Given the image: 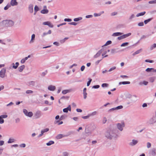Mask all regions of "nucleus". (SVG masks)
Here are the masks:
<instances>
[{
	"instance_id": "nucleus-28",
	"label": "nucleus",
	"mask_w": 156,
	"mask_h": 156,
	"mask_svg": "<svg viewBox=\"0 0 156 156\" xmlns=\"http://www.w3.org/2000/svg\"><path fill=\"white\" fill-rule=\"evenodd\" d=\"M155 48H156V44L154 43L150 47V49L152 50Z\"/></svg>"
},
{
	"instance_id": "nucleus-61",
	"label": "nucleus",
	"mask_w": 156,
	"mask_h": 156,
	"mask_svg": "<svg viewBox=\"0 0 156 156\" xmlns=\"http://www.w3.org/2000/svg\"><path fill=\"white\" fill-rule=\"evenodd\" d=\"M4 122V121L3 119L2 118L0 117V124H3Z\"/></svg>"
},
{
	"instance_id": "nucleus-47",
	"label": "nucleus",
	"mask_w": 156,
	"mask_h": 156,
	"mask_svg": "<svg viewBox=\"0 0 156 156\" xmlns=\"http://www.w3.org/2000/svg\"><path fill=\"white\" fill-rule=\"evenodd\" d=\"M115 110H116L115 109V108H112L110 109L108 111V112L109 113H110V112H112L114 111Z\"/></svg>"
},
{
	"instance_id": "nucleus-2",
	"label": "nucleus",
	"mask_w": 156,
	"mask_h": 156,
	"mask_svg": "<svg viewBox=\"0 0 156 156\" xmlns=\"http://www.w3.org/2000/svg\"><path fill=\"white\" fill-rule=\"evenodd\" d=\"M2 23L6 27H12L14 25V22L12 20H4L2 21Z\"/></svg>"
},
{
	"instance_id": "nucleus-15",
	"label": "nucleus",
	"mask_w": 156,
	"mask_h": 156,
	"mask_svg": "<svg viewBox=\"0 0 156 156\" xmlns=\"http://www.w3.org/2000/svg\"><path fill=\"white\" fill-rule=\"evenodd\" d=\"M18 4L16 0H11L10 2V4L12 6L17 5Z\"/></svg>"
},
{
	"instance_id": "nucleus-13",
	"label": "nucleus",
	"mask_w": 156,
	"mask_h": 156,
	"mask_svg": "<svg viewBox=\"0 0 156 156\" xmlns=\"http://www.w3.org/2000/svg\"><path fill=\"white\" fill-rule=\"evenodd\" d=\"M35 82L34 81H31L27 83V85L30 87H33L35 86Z\"/></svg>"
},
{
	"instance_id": "nucleus-16",
	"label": "nucleus",
	"mask_w": 156,
	"mask_h": 156,
	"mask_svg": "<svg viewBox=\"0 0 156 156\" xmlns=\"http://www.w3.org/2000/svg\"><path fill=\"white\" fill-rule=\"evenodd\" d=\"M68 111H71V107L70 105H69L67 108H65L63 110V111L64 112L67 113Z\"/></svg>"
},
{
	"instance_id": "nucleus-25",
	"label": "nucleus",
	"mask_w": 156,
	"mask_h": 156,
	"mask_svg": "<svg viewBox=\"0 0 156 156\" xmlns=\"http://www.w3.org/2000/svg\"><path fill=\"white\" fill-rule=\"evenodd\" d=\"M119 83V85H121V84H122L123 85L129 84L130 83V82L129 81H123L120 82Z\"/></svg>"
},
{
	"instance_id": "nucleus-59",
	"label": "nucleus",
	"mask_w": 156,
	"mask_h": 156,
	"mask_svg": "<svg viewBox=\"0 0 156 156\" xmlns=\"http://www.w3.org/2000/svg\"><path fill=\"white\" fill-rule=\"evenodd\" d=\"M94 17H98L100 16V14H99V13H94Z\"/></svg>"
},
{
	"instance_id": "nucleus-26",
	"label": "nucleus",
	"mask_w": 156,
	"mask_h": 156,
	"mask_svg": "<svg viewBox=\"0 0 156 156\" xmlns=\"http://www.w3.org/2000/svg\"><path fill=\"white\" fill-rule=\"evenodd\" d=\"M145 13L146 12L145 11L140 12L137 14L136 15V16L138 17L140 16H143L145 14Z\"/></svg>"
},
{
	"instance_id": "nucleus-35",
	"label": "nucleus",
	"mask_w": 156,
	"mask_h": 156,
	"mask_svg": "<svg viewBox=\"0 0 156 156\" xmlns=\"http://www.w3.org/2000/svg\"><path fill=\"white\" fill-rule=\"evenodd\" d=\"M112 42L111 41H108L105 44L102 46V47L104 46H106L111 44Z\"/></svg>"
},
{
	"instance_id": "nucleus-5",
	"label": "nucleus",
	"mask_w": 156,
	"mask_h": 156,
	"mask_svg": "<svg viewBox=\"0 0 156 156\" xmlns=\"http://www.w3.org/2000/svg\"><path fill=\"white\" fill-rule=\"evenodd\" d=\"M156 122V117L154 115L148 121V123L150 124H153Z\"/></svg>"
},
{
	"instance_id": "nucleus-36",
	"label": "nucleus",
	"mask_w": 156,
	"mask_h": 156,
	"mask_svg": "<svg viewBox=\"0 0 156 156\" xmlns=\"http://www.w3.org/2000/svg\"><path fill=\"white\" fill-rule=\"evenodd\" d=\"M69 91H70L69 90H63L62 91V93L63 94H66L69 93Z\"/></svg>"
},
{
	"instance_id": "nucleus-56",
	"label": "nucleus",
	"mask_w": 156,
	"mask_h": 156,
	"mask_svg": "<svg viewBox=\"0 0 156 156\" xmlns=\"http://www.w3.org/2000/svg\"><path fill=\"white\" fill-rule=\"evenodd\" d=\"M64 21H67V22H71L72 21V20L71 19H67L65 18L64 20Z\"/></svg>"
},
{
	"instance_id": "nucleus-53",
	"label": "nucleus",
	"mask_w": 156,
	"mask_h": 156,
	"mask_svg": "<svg viewBox=\"0 0 156 156\" xmlns=\"http://www.w3.org/2000/svg\"><path fill=\"white\" fill-rule=\"evenodd\" d=\"M23 112L24 114L27 116V114H28V112L27 111L26 109H24L23 110Z\"/></svg>"
},
{
	"instance_id": "nucleus-52",
	"label": "nucleus",
	"mask_w": 156,
	"mask_h": 156,
	"mask_svg": "<svg viewBox=\"0 0 156 156\" xmlns=\"http://www.w3.org/2000/svg\"><path fill=\"white\" fill-rule=\"evenodd\" d=\"M8 115H2L0 116V117L2 119L6 118H7Z\"/></svg>"
},
{
	"instance_id": "nucleus-62",
	"label": "nucleus",
	"mask_w": 156,
	"mask_h": 156,
	"mask_svg": "<svg viewBox=\"0 0 156 156\" xmlns=\"http://www.w3.org/2000/svg\"><path fill=\"white\" fill-rule=\"evenodd\" d=\"M100 87V86L99 85H96L94 86L92 88H95V89H97L99 88Z\"/></svg>"
},
{
	"instance_id": "nucleus-63",
	"label": "nucleus",
	"mask_w": 156,
	"mask_h": 156,
	"mask_svg": "<svg viewBox=\"0 0 156 156\" xmlns=\"http://www.w3.org/2000/svg\"><path fill=\"white\" fill-rule=\"evenodd\" d=\"M13 104H14V103L12 102H11L10 103H9V104H7L6 105V106H11Z\"/></svg>"
},
{
	"instance_id": "nucleus-6",
	"label": "nucleus",
	"mask_w": 156,
	"mask_h": 156,
	"mask_svg": "<svg viewBox=\"0 0 156 156\" xmlns=\"http://www.w3.org/2000/svg\"><path fill=\"white\" fill-rule=\"evenodd\" d=\"M138 143V141L137 140L133 139L131 141L129 142V145L131 146H134L136 145Z\"/></svg>"
},
{
	"instance_id": "nucleus-14",
	"label": "nucleus",
	"mask_w": 156,
	"mask_h": 156,
	"mask_svg": "<svg viewBox=\"0 0 156 156\" xmlns=\"http://www.w3.org/2000/svg\"><path fill=\"white\" fill-rule=\"evenodd\" d=\"M19 65V64L18 62H16L15 64L14 63H12L11 65L12 66V68L15 69H16L17 68Z\"/></svg>"
},
{
	"instance_id": "nucleus-12",
	"label": "nucleus",
	"mask_w": 156,
	"mask_h": 156,
	"mask_svg": "<svg viewBox=\"0 0 156 156\" xmlns=\"http://www.w3.org/2000/svg\"><path fill=\"white\" fill-rule=\"evenodd\" d=\"M33 5L32 4H30L28 6V10L30 13H32L33 12Z\"/></svg>"
},
{
	"instance_id": "nucleus-54",
	"label": "nucleus",
	"mask_w": 156,
	"mask_h": 156,
	"mask_svg": "<svg viewBox=\"0 0 156 156\" xmlns=\"http://www.w3.org/2000/svg\"><path fill=\"white\" fill-rule=\"evenodd\" d=\"M68 24L69 25H73L74 26H76L77 24V23H76L74 22L69 23H68Z\"/></svg>"
},
{
	"instance_id": "nucleus-8",
	"label": "nucleus",
	"mask_w": 156,
	"mask_h": 156,
	"mask_svg": "<svg viewBox=\"0 0 156 156\" xmlns=\"http://www.w3.org/2000/svg\"><path fill=\"white\" fill-rule=\"evenodd\" d=\"M41 116V112L40 111H37L34 114V116L36 119L39 118Z\"/></svg>"
},
{
	"instance_id": "nucleus-22",
	"label": "nucleus",
	"mask_w": 156,
	"mask_h": 156,
	"mask_svg": "<svg viewBox=\"0 0 156 156\" xmlns=\"http://www.w3.org/2000/svg\"><path fill=\"white\" fill-rule=\"evenodd\" d=\"M66 136L64 135L63 134H58V135H57L56 136V138L57 139H60L62 138V137H65Z\"/></svg>"
},
{
	"instance_id": "nucleus-42",
	"label": "nucleus",
	"mask_w": 156,
	"mask_h": 156,
	"mask_svg": "<svg viewBox=\"0 0 156 156\" xmlns=\"http://www.w3.org/2000/svg\"><path fill=\"white\" fill-rule=\"evenodd\" d=\"M39 10V8L38 6L36 5L34 8V12H37Z\"/></svg>"
},
{
	"instance_id": "nucleus-27",
	"label": "nucleus",
	"mask_w": 156,
	"mask_h": 156,
	"mask_svg": "<svg viewBox=\"0 0 156 156\" xmlns=\"http://www.w3.org/2000/svg\"><path fill=\"white\" fill-rule=\"evenodd\" d=\"M154 69L153 68H147L146 69V71L147 72H150L152 71L154 72Z\"/></svg>"
},
{
	"instance_id": "nucleus-39",
	"label": "nucleus",
	"mask_w": 156,
	"mask_h": 156,
	"mask_svg": "<svg viewBox=\"0 0 156 156\" xmlns=\"http://www.w3.org/2000/svg\"><path fill=\"white\" fill-rule=\"evenodd\" d=\"M33 115V113L32 112H28L27 116H28L30 117H32Z\"/></svg>"
},
{
	"instance_id": "nucleus-3",
	"label": "nucleus",
	"mask_w": 156,
	"mask_h": 156,
	"mask_svg": "<svg viewBox=\"0 0 156 156\" xmlns=\"http://www.w3.org/2000/svg\"><path fill=\"white\" fill-rule=\"evenodd\" d=\"M125 126V123L124 122H122L116 124L117 128L121 131L123 130V128Z\"/></svg>"
},
{
	"instance_id": "nucleus-23",
	"label": "nucleus",
	"mask_w": 156,
	"mask_h": 156,
	"mask_svg": "<svg viewBox=\"0 0 156 156\" xmlns=\"http://www.w3.org/2000/svg\"><path fill=\"white\" fill-rule=\"evenodd\" d=\"M51 30H49L47 33H45V32L41 36L42 37H44L45 36L47 35V34H51Z\"/></svg>"
},
{
	"instance_id": "nucleus-24",
	"label": "nucleus",
	"mask_w": 156,
	"mask_h": 156,
	"mask_svg": "<svg viewBox=\"0 0 156 156\" xmlns=\"http://www.w3.org/2000/svg\"><path fill=\"white\" fill-rule=\"evenodd\" d=\"M48 10L47 9H44L41 11V12L42 14H45L48 13Z\"/></svg>"
},
{
	"instance_id": "nucleus-11",
	"label": "nucleus",
	"mask_w": 156,
	"mask_h": 156,
	"mask_svg": "<svg viewBox=\"0 0 156 156\" xmlns=\"http://www.w3.org/2000/svg\"><path fill=\"white\" fill-rule=\"evenodd\" d=\"M49 130V129L48 128H46L42 130L41 131V133L39 136L38 137L41 136L43 135L44 133L46 132Z\"/></svg>"
},
{
	"instance_id": "nucleus-17",
	"label": "nucleus",
	"mask_w": 156,
	"mask_h": 156,
	"mask_svg": "<svg viewBox=\"0 0 156 156\" xmlns=\"http://www.w3.org/2000/svg\"><path fill=\"white\" fill-rule=\"evenodd\" d=\"M56 89L55 87L54 86L51 85L48 87V89L50 91H54Z\"/></svg>"
},
{
	"instance_id": "nucleus-31",
	"label": "nucleus",
	"mask_w": 156,
	"mask_h": 156,
	"mask_svg": "<svg viewBox=\"0 0 156 156\" xmlns=\"http://www.w3.org/2000/svg\"><path fill=\"white\" fill-rule=\"evenodd\" d=\"M152 19L153 18H151L145 20L144 21V23L145 24H147L148 22H150L151 21Z\"/></svg>"
},
{
	"instance_id": "nucleus-46",
	"label": "nucleus",
	"mask_w": 156,
	"mask_h": 156,
	"mask_svg": "<svg viewBox=\"0 0 156 156\" xmlns=\"http://www.w3.org/2000/svg\"><path fill=\"white\" fill-rule=\"evenodd\" d=\"M90 117V116L89 114L87 116H82V118L84 119H86L89 118Z\"/></svg>"
},
{
	"instance_id": "nucleus-4",
	"label": "nucleus",
	"mask_w": 156,
	"mask_h": 156,
	"mask_svg": "<svg viewBox=\"0 0 156 156\" xmlns=\"http://www.w3.org/2000/svg\"><path fill=\"white\" fill-rule=\"evenodd\" d=\"M131 33H129L127 34H123L122 35H121V36L118 37L117 38L119 40H120L128 37L131 35Z\"/></svg>"
},
{
	"instance_id": "nucleus-1",
	"label": "nucleus",
	"mask_w": 156,
	"mask_h": 156,
	"mask_svg": "<svg viewBox=\"0 0 156 156\" xmlns=\"http://www.w3.org/2000/svg\"><path fill=\"white\" fill-rule=\"evenodd\" d=\"M105 136L108 139H111L114 138H117V135L116 134V130L114 129H110L105 133Z\"/></svg>"
},
{
	"instance_id": "nucleus-51",
	"label": "nucleus",
	"mask_w": 156,
	"mask_h": 156,
	"mask_svg": "<svg viewBox=\"0 0 156 156\" xmlns=\"http://www.w3.org/2000/svg\"><path fill=\"white\" fill-rule=\"evenodd\" d=\"M116 69V67L115 66H113L111 68L108 70V72H110L112 70L115 69Z\"/></svg>"
},
{
	"instance_id": "nucleus-21",
	"label": "nucleus",
	"mask_w": 156,
	"mask_h": 156,
	"mask_svg": "<svg viewBox=\"0 0 156 156\" xmlns=\"http://www.w3.org/2000/svg\"><path fill=\"white\" fill-rule=\"evenodd\" d=\"M87 94L86 92V88H85L83 90V98L84 99H86V98Z\"/></svg>"
},
{
	"instance_id": "nucleus-37",
	"label": "nucleus",
	"mask_w": 156,
	"mask_h": 156,
	"mask_svg": "<svg viewBox=\"0 0 156 156\" xmlns=\"http://www.w3.org/2000/svg\"><path fill=\"white\" fill-rule=\"evenodd\" d=\"M123 107L122 105L116 107H115L116 110H117L119 109H122L123 108Z\"/></svg>"
},
{
	"instance_id": "nucleus-19",
	"label": "nucleus",
	"mask_w": 156,
	"mask_h": 156,
	"mask_svg": "<svg viewBox=\"0 0 156 156\" xmlns=\"http://www.w3.org/2000/svg\"><path fill=\"white\" fill-rule=\"evenodd\" d=\"M35 38V35L34 34H33L31 36V39L29 42L30 44H31L34 42Z\"/></svg>"
},
{
	"instance_id": "nucleus-29",
	"label": "nucleus",
	"mask_w": 156,
	"mask_h": 156,
	"mask_svg": "<svg viewBox=\"0 0 156 156\" xmlns=\"http://www.w3.org/2000/svg\"><path fill=\"white\" fill-rule=\"evenodd\" d=\"M54 144V142L52 140L48 142L46 144L48 146H49Z\"/></svg>"
},
{
	"instance_id": "nucleus-43",
	"label": "nucleus",
	"mask_w": 156,
	"mask_h": 156,
	"mask_svg": "<svg viewBox=\"0 0 156 156\" xmlns=\"http://www.w3.org/2000/svg\"><path fill=\"white\" fill-rule=\"evenodd\" d=\"M108 86V84L106 83H104L101 85V87H107Z\"/></svg>"
},
{
	"instance_id": "nucleus-33",
	"label": "nucleus",
	"mask_w": 156,
	"mask_h": 156,
	"mask_svg": "<svg viewBox=\"0 0 156 156\" xmlns=\"http://www.w3.org/2000/svg\"><path fill=\"white\" fill-rule=\"evenodd\" d=\"M148 84V82L145 81H144L142 82H140L139 84L140 85H142V84H144L145 85H147Z\"/></svg>"
},
{
	"instance_id": "nucleus-48",
	"label": "nucleus",
	"mask_w": 156,
	"mask_h": 156,
	"mask_svg": "<svg viewBox=\"0 0 156 156\" xmlns=\"http://www.w3.org/2000/svg\"><path fill=\"white\" fill-rule=\"evenodd\" d=\"M145 62H150L151 63H153L154 62V61L152 60H150L149 59H146L145 61Z\"/></svg>"
},
{
	"instance_id": "nucleus-41",
	"label": "nucleus",
	"mask_w": 156,
	"mask_h": 156,
	"mask_svg": "<svg viewBox=\"0 0 156 156\" xmlns=\"http://www.w3.org/2000/svg\"><path fill=\"white\" fill-rule=\"evenodd\" d=\"M129 44V43L128 42H126L122 43L121 45V47H124L127 46Z\"/></svg>"
},
{
	"instance_id": "nucleus-18",
	"label": "nucleus",
	"mask_w": 156,
	"mask_h": 156,
	"mask_svg": "<svg viewBox=\"0 0 156 156\" xmlns=\"http://www.w3.org/2000/svg\"><path fill=\"white\" fill-rule=\"evenodd\" d=\"M121 32H116L112 34V36L113 37H116L121 36L123 34Z\"/></svg>"
},
{
	"instance_id": "nucleus-57",
	"label": "nucleus",
	"mask_w": 156,
	"mask_h": 156,
	"mask_svg": "<svg viewBox=\"0 0 156 156\" xmlns=\"http://www.w3.org/2000/svg\"><path fill=\"white\" fill-rule=\"evenodd\" d=\"M63 156H68V153L66 152H65L62 153Z\"/></svg>"
},
{
	"instance_id": "nucleus-60",
	"label": "nucleus",
	"mask_w": 156,
	"mask_h": 156,
	"mask_svg": "<svg viewBox=\"0 0 156 156\" xmlns=\"http://www.w3.org/2000/svg\"><path fill=\"white\" fill-rule=\"evenodd\" d=\"M139 26H143L144 25V23L143 22L139 23L138 24Z\"/></svg>"
},
{
	"instance_id": "nucleus-40",
	"label": "nucleus",
	"mask_w": 156,
	"mask_h": 156,
	"mask_svg": "<svg viewBox=\"0 0 156 156\" xmlns=\"http://www.w3.org/2000/svg\"><path fill=\"white\" fill-rule=\"evenodd\" d=\"M26 93L27 94H31L33 93V91L32 90H28L26 91Z\"/></svg>"
},
{
	"instance_id": "nucleus-9",
	"label": "nucleus",
	"mask_w": 156,
	"mask_h": 156,
	"mask_svg": "<svg viewBox=\"0 0 156 156\" xmlns=\"http://www.w3.org/2000/svg\"><path fill=\"white\" fill-rule=\"evenodd\" d=\"M103 51V49H101L98 51L97 53L94 55V58H96L99 57L100 56L101 53Z\"/></svg>"
},
{
	"instance_id": "nucleus-50",
	"label": "nucleus",
	"mask_w": 156,
	"mask_h": 156,
	"mask_svg": "<svg viewBox=\"0 0 156 156\" xmlns=\"http://www.w3.org/2000/svg\"><path fill=\"white\" fill-rule=\"evenodd\" d=\"M89 81L87 82V86H88L90 85V83L92 80V79H91L90 78H89Z\"/></svg>"
},
{
	"instance_id": "nucleus-30",
	"label": "nucleus",
	"mask_w": 156,
	"mask_h": 156,
	"mask_svg": "<svg viewBox=\"0 0 156 156\" xmlns=\"http://www.w3.org/2000/svg\"><path fill=\"white\" fill-rule=\"evenodd\" d=\"M142 51V49H140L139 50H137L135 52H134L133 54V55L134 56L138 54H139L141 51Z\"/></svg>"
},
{
	"instance_id": "nucleus-7",
	"label": "nucleus",
	"mask_w": 156,
	"mask_h": 156,
	"mask_svg": "<svg viewBox=\"0 0 156 156\" xmlns=\"http://www.w3.org/2000/svg\"><path fill=\"white\" fill-rule=\"evenodd\" d=\"M5 69L4 68L2 69L0 71V77L2 78H4L5 76Z\"/></svg>"
},
{
	"instance_id": "nucleus-44",
	"label": "nucleus",
	"mask_w": 156,
	"mask_h": 156,
	"mask_svg": "<svg viewBox=\"0 0 156 156\" xmlns=\"http://www.w3.org/2000/svg\"><path fill=\"white\" fill-rule=\"evenodd\" d=\"M135 17V16L134 14H132L129 17V20H132Z\"/></svg>"
},
{
	"instance_id": "nucleus-64",
	"label": "nucleus",
	"mask_w": 156,
	"mask_h": 156,
	"mask_svg": "<svg viewBox=\"0 0 156 156\" xmlns=\"http://www.w3.org/2000/svg\"><path fill=\"white\" fill-rule=\"evenodd\" d=\"M115 52V49H112L111 50V53L112 54H113Z\"/></svg>"
},
{
	"instance_id": "nucleus-32",
	"label": "nucleus",
	"mask_w": 156,
	"mask_h": 156,
	"mask_svg": "<svg viewBox=\"0 0 156 156\" xmlns=\"http://www.w3.org/2000/svg\"><path fill=\"white\" fill-rule=\"evenodd\" d=\"M15 141V140L14 139L9 138L8 141V143L9 144L11 143L14 142Z\"/></svg>"
},
{
	"instance_id": "nucleus-10",
	"label": "nucleus",
	"mask_w": 156,
	"mask_h": 156,
	"mask_svg": "<svg viewBox=\"0 0 156 156\" xmlns=\"http://www.w3.org/2000/svg\"><path fill=\"white\" fill-rule=\"evenodd\" d=\"M43 24L44 25H48L49 27L52 28L53 27V25L49 21H46L43 22Z\"/></svg>"
},
{
	"instance_id": "nucleus-20",
	"label": "nucleus",
	"mask_w": 156,
	"mask_h": 156,
	"mask_svg": "<svg viewBox=\"0 0 156 156\" xmlns=\"http://www.w3.org/2000/svg\"><path fill=\"white\" fill-rule=\"evenodd\" d=\"M25 68V66L24 65H23L18 67V70L20 72H21L23 71Z\"/></svg>"
},
{
	"instance_id": "nucleus-45",
	"label": "nucleus",
	"mask_w": 156,
	"mask_h": 156,
	"mask_svg": "<svg viewBox=\"0 0 156 156\" xmlns=\"http://www.w3.org/2000/svg\"><path fill=\"white\" fill-rule=\"evenodd\" d=\"M149 3L150 4H156V0L150 1L149 2Z\"/></svg>"
},
{
	"instance_id": "nucleus-55",
	"label": "nucleus",
	"mask_w": 156,
	"mask_h": 156,
	"mask_svg": "<svg viewBox=\"0 0 156 156\" xmlns=\"http://www.w3.org/2000/svg\"><path fill=\"white\" fill-rule=\"evenodd\" d=\"M20 147L24 148L26 147V144H22L20 145Z\"/></svg>"
},
{
	"instance_id": "nucleus-34",
	"label": "nucleus",
	"mask_w": 156,
	"mask_h": 156,
	"mask_svg": "<svg viewBox=\"0 0 156 156\" xmlns=\"http://www.w3.org/2000/svg\"><path fill=\"white\" fill-rule=\"evenodd\" d=\"M97 114V112L95 111L94 112H93L89 114L90 115V116H93L95 115H96Z\"/></svg>"
},
{
	"instance_id": "nucleus-49",
	"label": "nucleus",
	"mask_w": 156,
	"mask_h": 156,
	"mask_svg": "<svg viewBox=\"0 0 156 156\" xmlns=\"http://www.w3.org/2000/svg\"><path fill=\"white\" fill-rule=\"evenodd\" d=\"M151 144L150 142H147V147L149 148L151 147Z\"/></svg>"
},
{
	"instance_id": "nucleus-38",
	"label": "nucleus",
	"mask_w": 156,
	"mask_h": 156,
	"mask_svg": "<svg viewBox=\"0 0 156 156\" xmlns=\"http://www.w3.org/2000/svg\"><path fill=\"white\" fill-rule=\"evenodd\" d=\"M82 19V18L81 17H79L77 18H76L74 19L73 20L75 22H77L78 21L81 20Z\"/></svg>"
},
{
	"instance_id": "nucleus-58",
	"label": "nucleus",
	"mask_w": 156,
	"mask_h": 156,
	"mask_svg": "<svg viewBox=\"0 0 156 156\" xmlns=\"http://www.w3.org/2000/svg\"><path fill=\"white\" fill-rule=\"evenodd\" d=\"M10 7V5H7L4 8V9L5 10H6L8 9Z\"/></svg>"
}]
</instances>
